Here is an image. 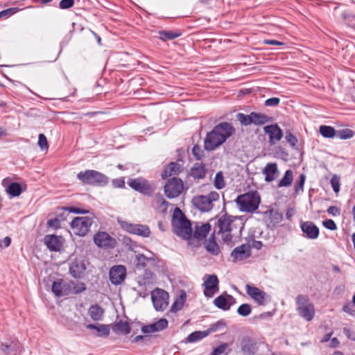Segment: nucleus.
Returning <instances> with one entry per match:
<instances>
[{"label":"nucleus","instance_id":"obj_1","mask_svg":"<svg viewBox=\"0 0 355 355\" xmlns=\"http://www.w3.org/2000/svg\"><path fill=\"white\" fill-rule=\"evenodd\" d=\"M235 132L232 125L227 122H222L216 125L207 133L205 139V148L207 150H214L224 144Z\"/></svg>","mask_w":355,"mask_h":355},{"label":"nucleus","instance_id":"obj_2","mask_svg":"<svg viewBox=\"0 0 355 355\" xmlns=\"http://www.w3.org/2000/svg\"><path fill=\"white\" fill-rule=\"evenodd\" d=\"M175 234L184 239H189L192 235L191 224L180 208H175L171 220Z\"/></svg>","mask_w":355,"mask_h":355},{"label":"nucleus","instance_id":"obj_3","mask_svg":"<svg viewBox=\"0 0 355 355\" xmlns=\"http://www.w3.org/2000/svg\"><path fill=\"white\" fill-rule=\"evenodd\" d=\"M236 219V217L232 216H222L217 220L214 233H217L218 236H220L225 242L231 241L232 238L231 232L233 229V223Z\"/></svg>","mask_w":355,"mask_h":355},{"label":"nucleus","instance_id":"obj_4","mask_svg":"<svg viewBox=\"0 0 355 355\" xmlns=\"http://www.w3.org/2000/svg\"><path fill=\"white\" fill-rule=\"evenodd\" d=\"M236 202L241 211L253 212L258 209L260 199L257 192L239 196Z\"/></svg>","mask_w":355,"mask_h":355},{"label":"nucleus","instance_id":"obj_5","mask_svg":"<svg viewBox=\"0 0 355 355\" xmlns=\"http://www.w3.org/2000/svg\"><path fill=\"white\" fill-rule=\"evenodd\" d=\"M296 310L298 314L306 321H311L315 315V308L309 297L299 295L295 300Z\"/></svg>","mask_w":355,"mask_h":355},{"label":"nucleus","instance_id":"obj_6","mask_svg":"<svg viewBox=\"0 0 355 355\" xmlns=\"http://www.w3.org/2000/svg\"><path fill=\"white\" fill-rule=\"evenodd\" d=\"M77 178L85 184L105 186L108 182V178L104 174L94 170L81 171Z\"/></svg>","mask_w":355,"mask_h":355},{"label":"nucleus","instance_id":"obj_7","mask_svg":"<svg viewBox=\"0 0 355 355\" xmlns=\"http://www.w3.org/2000/svg\"><path fill=\"white\" fill-rule=\"evenodd\" d=\"M219 199V194L211 191L208 195L196 196L193 198L192 203L194 207L202 211H209L213 207V202Z\"/></svg>","mask_w":355,"mask_h":355},{"label":"nucleus","instance_id":"obj_8","mask_svg":"<svg viewBox=\"0 0 355 355\" xmlns=\"http://www.w3.org/2000/svg\"><path fill=\"white\" fill-rule=\"evenodd\" d=\"M93 223V218L89 216H82L75 218L71 223L73 232L80 236H85Z\"/></svg>","mask_w":355,"mask_h":355},{"label":"nucleus","instance_id":"obj_9","mask_svg":"<svg viewBox=\"0 0 355 355\" xmlns=\"http://www.w3.org/2000/svg\"><path fill=\"white\" fill-rule=\"evenodd\" d=\"M128 184L132 189L144 195H150L155 189L153 184L142 178L130 179Z\"/></svg>","mask_w":355,"mask_h":355},{"label":"nucleus","instance_id":"obj_10","mask_svg":"<svg viewBox=\"0 0 355 355\" xmlns=\"http://www.w3.org/2000/svg\"><path fill=\"white\" fill-rule=\"evenodd\" d=\"M151 298L157 311H163L168 304V293L162 289L154 290L151 293Z\"/></svg>","mask_w":355,"mask_h":355},{"label":"nucleus","instance_id":"obj_11","mask_svg":"<svg viewBox=\"0 0 355 355\" xmlns=\"http://www.w3.org/2000/svg\"><path fill=\"white\" fill-rule=\"evenodd\" d=\"M204 294L207 297H211L218 292V279L215 275H205L203 277Z\"/></svg>","mask_w":355,"mask_h":355},{"label":"nucleus","instance_id":"obj_12","mask_svg":"<svg viewBox=\"0 0 355 355\" xmlns=\"http://www.w3.org/2000/svg\"><path fill=\"white\" fill-rule=\"evenodd\" d=\"M121 227L126 232L137 234L143 237H148L150 230L147 225L141 224H132L126 221L120 222Z\"/></svg>","mask_w":355,"mask_h":355},{"label":"nucleus","instance_id":"obj_13","mask_svg":"<svg viewBox=\"0 0 355 355\" xmlns=\"http://www.w3.org/2000/svg\"><path fill=\"white\" fill-rule=\"evenodd\" d=\"M184 184L180 179L173 178L164 187V193L169 198L178 197L182 191Z\"/></svg>","mask_w":355,"mask_h":355},{"label":"nucleus","instance_id":"obj_14","mask_svg":"<svg viewBox=\"0 0 355 355\" xmlns=\"http://www.w3.org/2000/svg\"><path fill=\"white\" fill-rule=\"evenodd\" d=\"M94 243L99 248H114L116 239L105 232H98L94 236Z\"/></svg>","mask_w":355,"mask_h":355},{"label":"nucleus","instance_id":"obj_15","mask_svg":"<svg viewBox=\"0 0 355 355\" xmlns=\"http://www.w3.org/2000/svg\"><path fill=\"white\" fill-rule=\"evenodd\" d=\"M110 280L114 285L121 284L125 279L126 268L122 265L112 266L109 272Z\"/></svg>","mask_w":355,"mask_h":355},{"label":"nucleus","instance_id":"obj_16","mask_svg":"<svg viewBox=\"0 0 355 355\" xmlns=\"http://www.w3.org/2000/svg\"><path fill=\"white\" fill-rule=\"evenodd\" d=\"M266 135L269 137V143L270 145H275L283 137V131L277 124L266 125L263 128Z\"/></svg>","mask_w":355,"mask_h":355},{"label":"nucleus","instance_id":"obj_17","mask_svg":"<svg viewBox=\"0 0 355 355\" xmlns=\"http://www.w3.org/2000/svg\"><path fill=\"white\" fill-rule=\"evenodd\" d=\"M71 284L69 281L58 279L52 284V291L57 297H63L70 294Z\"/></svg>","mask_w":355,"mask_h":355},{"label":"nucleus","instance_id":"obj_18","mask_svg":"<svg viewBox=\"0 0 355 355\" xmlns=\"http://www.w3.org/2000/svg\"><path fill=\"white\" fill-rule=\"evenodd\" d=\"M245 291L248 295L259 305H263L266 301V293L259 288L245 285Z\"/></svg>","mask_w":355,"mask_h":355},{"label":"nucleus","instance_id":"obj_19","mask_svg":"<svg viewBox=\"0 0 355 355\" xmlns=\"http://www.w3.org/2000/svg\"><path fill=\"white\" fill-rule=\"evenodd\" d=\"M64 239L60 236L53 234L46 235L44 238V242L46 247L51 251H60L64 243Z\"/></svg>","mask_w":355,"mask_h":355},{"label":"nucleus","instance_id":"obj_20","mask_svg":"<svg viewBox=\"0 0 355 355\" xmlns=\"http://www.w3.org/2000/svg\"><path fill=\"white\" fill-rule=\"evenodd\" d=\"M300 227L306 237L309 239H316L319 236V228L311 221L301 222Z\"/></svg>","mask_w":355,"mask_h":355},{"label":"nucleus","instance_id":"obj_21","mask_svg":"<svg viewBox=\"0 0 355 355\" xmlns=\"http://www.w3.org/2000/svg\"><path fill=\"white\" fill-rule=\"evenodd\" d=\"M251 255V247L248 244H242L235 248L232 253L231 256L234 261H242Z\"/></svg>","mask_w":355,"mask_h":355},{"label":"nucleus","instance_id":"obj_22","mask_svg":"<svg viewBox=\"0 0 355 355\" xmlns=\"http://www.w3.org/2000/svg\"><path fill=\"white\" fill-rule=\"evenodd\" d=\"M86 268V263L84 260L76 259L70 263L69 272L73 277L80 278L83 275Z\"/></svg>","mask_w":355,"mask_h":355},{"label":"nucleus","instance_id":"obj_23","mask_svg":"<svg viewBox=\"0 0 355 355\" xmlns=\"http://www.w3.org/2000/svg\"><path fill=\"white\" fill-rule=\"evenodd\" d=\"M167 320L162 318L154 323L143 326L141 328V331L144 334L155 333L164 330L167 327Z\"/></svg>","mask_w":355,"mask_h":355},{"label":"nucleus","instance_id":"obj_24","mask_svg":"<svg viewBox=\"0 0 355 355\" xmlns=\"http://www.w3.org/2000/svg\"><path fill=\"white\" fill-rule=\"evenodd\" d=\"M263 174L265 175V180L270 182L275 180L279 175L277 165L275 163H268L263 169Z\"/></svg>","mask_w":355,"mask_h":355},{"label":"nucleus","instance_id":"obj_25","mask_svg":"<svg viewBox=\"0 0 355 355\" xmlns=\"http://www.w3.org/2000/svg\"><path fill=\"white\" fill-rule=\"evenodd\" d=\"M104 311L98 305L95 304L90 306L89 309V315L93 320H101L103 316Z\"/></svg>","mask_w":355,"mask_h":355},{"label":"nucleus","instance_id":"obj_26","mask_svg":"<svg viewBox=\"0 0 355 355\" xmlns=\"http://www.w3.org/2000/svg\"><path fill=\"white\" fill-rule=\"evenodd\" d=\"M180 170V166L175 162H171L167 167L164 170L162 176L164 179L173 175L178 174Z\"/></svg>","mask_w":355,"mask_h":355},{"label":"nucleus","instance_id":"obj_27","mask_svg":"<svg viewBox=\"0 0 355 355\" xmlns=\"http://www.w3.org/2000/svg\"><path fill=\"white\" fill-rule=\"evenodd\" d=\"M250 116L252 119V123L255 125H263L267 122H269L270 118L263 113L251 112Z\"/></svg>","mask_w":355,"mask_h":355},{"label":"nucleus","instance_id":"obj_28","mask_svg":"<svg viewBox=\"0 0 355 355\" xmlns=\"http://www.w3.org/2000/svg\"><path fill=\"white\" fill-rule=\"evenodd\" d=\"M191 176L194 178L202 179L205 175V166L202 163H196L191 169Z\"/></svg>","mask_w":355,"mask_h":355},{"label":"nucleus","instance_id":"obj_29","mask_svg":"<svg viewBox=\"0 0 355 355\" xmlns=\"http://www.w3.org/2000/svg\"><path fill=\"white\" fill-rule=\"evenodd\" d=\"M89 329H95L98 332V336H108L110 334V329L108 326L102 324H89L86 326Z\"/></svg>","mask_w":355,"mask_h":355},{"label":"nucleus","instance_id":"obj_30","mask_svg":"<svg viewBox=\"0 0 355 355\" xmlns=\"http://www.w3.org/2000/svg\"><path fill=\"white\" fill-rule=\"evenodd\" d=\"M211 230V225L209 223L203 224L200 226H196L193 233V236L197 239H202L206 236Z\"/></svg>","mask_w":355,"mask_h":355},{"label":"nucleus","instance_id":"obj_31","mask_svg":"<svg viewBox=\"0 0 355 355\" xmlns=\"http://www.w3.org/2000/svg\"><path fill=\"white\" fill-rule=\"evenodd\" d=\"M293 180V173L291 170H287L283 178L279 181L278 187H288L291 185Z\"/></svg>","mask_w":355,"mask_h":355},{"label":"nucleus","instance_id":"obj_32","mask_svg":"<svg viewBox=\"0 0 355 355\" xmlns=\"http://www.w3.org/2000/svg\"><path fill=\"white\" fill-rule=\"evenodd\" d=\"M205 246L206 250L213 255H217L219 253V247L215 241L214 235H211L209 239L205 243Z\"/></svg>","mask_w":355,"mask_h":355},{"label":"nucleus","instance_id":"obj_33","mask_svg":"<svg viewBox=\"0 0 355 355\" xmlns=\"http://www.w3.org/2000/svg\"><path fill=\"white\" fill-rule=\"evenodd\" d=\"M186 293L184 291H182L180 296L175 300V301L173 302L171 311L172 312H177L178 311L180 310L186 300Z\"/></svg>","mask_w":355,"mask_h":355},{"label":"nucleus","instance_id":"obj_34","mask_svg":"<svg viewBox=\"0 0 355 355\" xmlns=\"http://www.w3.org/2000/svg\"><path fill=\"white\" fill-rule=\"evenodd\" d=\"M214 304L218 308L225 311L229 310L231 306L230 303L228 302L227 298L224 297L223 295H220L217 297L214 300Z\"/></svg>","mask_w":355,"mask_h":355},{"label":"nucleus","instance_id":"obj_35","mask_svg":"<svg viewBox=\"0 0 355 355\" xmlns=\"http://www.w3.org/2000/svg\"><path fill=\"white\" fill-rule=\"evenodd\" d=\"M6 192L13 196H19L21 193V187L19 183L12 182L6 189Z\"/></svg>","mask_w":355,"mask_h":355},{"label":"nucleus","instance_id":"obj_36","mask_svg":"<svg viewBox=\"0 0 355 355\" xmlns=\"http://www.w3.org/2000/svg\"><path fill=\"white\" fill-rule=\"evenodd\" d=\"M71 284L70 286V293L78 294L86 290L85 284L83 282L69 281Z\"/></svg>","mask_w":355,"mask_h":355},{"label":"nucleus","instance_id":"obj_37","mask_svg":"<svg viewBox=\"0 0 355 355\" xmlns=\"http://www.w3.org/2000/svg\"><path fill=\"white\" fill-rule=\"evenodd\" d=\"M320 133L326 138H333L336 135V130L331 126L321 125L319 129Z\"/></svg>","mask_w":355,"mask_h":355},{"label":"nucleus","instance_id":"obj_38","mask_svg":"<svg viewBox=\"0 0 355 355\" xmlns=\"http://www.w3.org/2000/svg\"><path fill=\"white\" fill-rule=\"evenodd\" d=\"M159 37L163 41L173 40L180 35V33H175L170 31H159Z\"/></svg>","mask_w":355,"mask_h":355},{"label":"nucleus","instance_id":"obj_39","mask_svg":"<svg viewBox=\"0 0 355 355\" xmlns=\"http://www.w3.org/2000/svg\"><path fill=\"white\" fill-rule=\"evenodd\" d=\"M270 222L275 225L282 222L283 219L282 214L278 210H270L269 212Z\"/></svg>","mask_w":355,"mask_h":355},{"label":"nucleus","instance_id":"obj_40","mask_svg":"<svg viewBox=\"0 0 355 355\" xmlns=\"http://www.w3.org/2000/svg\"><path fill=\"white\" fill-rule=\"evenodd\" d=\"M208 335L205 331H194L189 335L187 340L189 343L196 342L200 340Z\"/></svg>","mask_w":355,"mask_h":355},{"label":"nucleus","instance_id":"obj_41","mask_svg":"<svg viewBox=\"0 0 355 355\" xmlns=\"http://www.w3.org/2000/svg\"><path fill=\"white\" fill-rule=\"evenodd\" d=\"M155 202L157 209L162 212H165L167 209L168 202L160 195L156 196Z\"/></svg>","mask_w":355,"mask_h":355},{"label":"nucleus","instance_id":"obj_42","mask_svg":"<svg viewBox=\"0 0 355 355\" xmlns=\"http://www.w3.org/2000/svg\"><path fill=\"white\" fill-rule=\"evenodd\" d=\"M114 329L116 331H118V332H120V333H122L124 334H128L130 332V328L129 327L128 323L126 322H122V321L119 322L115 325Z\"/></svg>","mask_w":355,"mask_h":355},{"label":"nucleus","instance_id":"obj_43","mask_svg":"<svg viewBox=\"0 0 355 355\" xmlns=\"http://www.w3.org/2000/svg\"><path fill=\"white\" fill-rule=\"evenodd\" d=\"M241 352L243 355H252L254 354L253 345L249 341H243Z\"/></svg>","mask_w":355,"mask_h":355},{"label":"nucleus","instance_id":"obj_44","mask_svg":"<svg viewBox=\"0 0 355 355\" xmlns=\"http://www.w3.org/2000/svg\"><path fill=\"white\" fill-rule=\"evenodd\" d=\"M214 183L215 187L218 189H221L225 187V183L224 177L221 171H219L216 174Z\"/></svg>","mask_w":355,"mask_h":355},{"label":"nucleus","instance_id":"obj_45","mask_svg":"<svg viewBox=\"0 0 355 355\" xmlns=\"http://www.w3.org/2000/svg\"><path fill=\"white\" fill-rule=\"evenodd\" d=\"M237 120L244 125H248L252 123V119L250 114H245L243 113H239L236 114Z\"/></svg>","mask_w":355,"mask_h":355},{"label":"nucleus","instance_id":"obj_46","mask_svg":"<svg viewBox=\"0 0 355 355\" xmlns=\"http://www.w3.org/2000/svg\"><path fill=\"white\" fill-rule=\"evenodd\" d=\"M305 180L306 176L304 174H301L299 177V180L296 182L294 186L295 191L297 194H299L300 192L303 191Z\"/></svg>","mask_w":355,"mask_h":355},{"label":"nucleus","instance_id":"obj_47","mask_svg":"<svg viewBox=\"0 0 355 355\" xmlns=\"http://www.w3.org/2000/svg\"><path fill=\"white\" fill-rule=\"evenodd\" d=\"M237 312L240 315L248 316L251 313V306L248 304H243L238 308Z\"/></svg>","mask_w":355,"mask_h":355},{"label":"nucleus","instance_id":"obj_48","mask_svg":"<svg viewBox=\"0 0 355 355\" xmlns=\"http://www.w3.org/2000/svg\"><path fill=\"white\" fill-rule=\"evenodd\" d=\"M21 10L20 8L17 7L10 8L6 10H3L0 12V18L1 17H8L12 15H15L17 12Z\"/></svg>","mask_w":355,"mask_h":355},{"label":"nucleus","instance_id":"obj_49","mask_svg":"<svg viewBox=\"0 0 355 355\" xmlns=\"http://www.w3.org/2000/svg\"><path fill=\"white\" fill-rule=\"evenodd\" d=\"M37 144L42 150L48 149L49 144L46 137L44 134L39 135Z\"/></svg>","mask_w":355,"mask_h":355},{"label":"nucleus","instance_id":"obj_50","mask_svg":"<svg viewBox=\"0 0 355 355\" xmlns=\"http://www.w3.org/2000/svg\"><path fill=\"white\" fill-rule=\"evenodd\" d=\"M285 139L286 141L292 146L295 147L297 143V139L295 136H294L291 132H286V137Z\"/></svg>","mask_w":355,"mask_h":355},{"label":"nucleus","instance_id":"obj_51","mask_svg":"<svg viewBox=\"0 0 355 355\" xmlns=\"http://www.w3.org/2000/svg\"><path fill=\"white\" fill-rule=\"evenodd\" d=\"M352 131L349 129L343 130L338 132V137L342 139H349L352 137Z\"/></svg>","mask_w":355,"mask_h":355},{"label":"nucleus","instance_id":"obj_52","mask_svg":"<svg viewBox=\"0 0 355 355\" xmlns=\"http://www.w3.org/2000/svg\"><path fill=\"white\" fill-rule=\"evenodd\" d=\"M331 184L333 190L338 193L339 191L340 179L338 176L334 175L331 179Z\"/></svg>","mask_w":355,"mask_h":355},{"label":"nucleus","instance_id":"obj_53","mask_svg":"<svg viewBox=\"0 0 355 355\" xmlns=\"http://www.w3.org/2000/svg\"><path fill=\"white\" fill-rule=\"evenodd\" d=\"M227 346L228 345L227 343H223L218 346L214 349L211 355H220L223 354L227 348Z\"/></svg>","mask_w":355,"mask_h":355},{"label":"nucleus","instance_id":"obj_54","mask_svg":"<svg viewBox=\"0 0 355 355\" xmlns=\"http://www.w3.org/2000/svg\"><path fill=\"white\" fill-rule=\"evenodd\" d=\"M323 225L330 230H336L337 227L335 222L331 219H327L322 222Z\"/></svg>","mask_w":355,"mask_h":355},{"label":"nucleus","instance_id":"obj_55","mask_svg":"<svg viewBox=\"0 0 355 355\" xmlns=\"http://www.w3.org/2000/svg\"><path fill=\"white\" fill-rule=\"evenodd\" d=\"M74 0H62L60 2V8L61 9H67L73 6Z\"/></svg>","mask_w":355,"mask_h":355},{"label":"nucleus","instance_id":"obj_56","mask_svg":"<svg viewBox=\"0 0 355 355\" xmlns=\"http://www.w3.org/2000/svg\"><path fill=\"white\" fill-rule=\"evenodd\" d=\"M279 101L280 100L279 98H270L265 101V105L270 107L277 106L279 103Z\"/></svg>","mask_w":355,"mask_h":355},{"label":"nucleus","instance_id":"obj_57","mask_svg":"<svg viewBox=\"0 0 355 355\" xmlns=\"http://www.w3.org/2000/svg\"><path fill=\"white\" fill-rule=\"evenodd\" d=\"M153 275L150 272H146L144 275V284H152L153 282Z\"/></svg>","mask_w":355,"mask_h":355},{"label":"nucleus","instance_id":"obj_58","mask_svg":"<svg viewBox=\"0 0 355 355\" xmlns=\"http://www.w3.org/2000/svg\"><path fill=\"white\" fill-rule=\"evenodd\" d=\"M192 153L197 159H200L202 153L200 147L194 146L192 149Z\"/></svg>","mask_w":355,"mask_h":355},{"label":"nucleus","instance_id":"obj_59","mask_svg":"<svg viewBox=\"0 0 355 355\" xmlns=\"http://www.w3.org/2000/svg\"><path fill=\"white\" fill-rule=\"evenodd\" d=\"M343 310L345 313H347L349 315H354V313H355V310L354 309L353 305H352L350 304L345 305L343 308Z\"/></svg>","mask_w":355,"mask_h":355},{"label":"nucleus","instance_id":"obj_60","mask_svg":"<svg viewBox=\"0 0 355 355\" xmlns=\"http://www.w3.org/2000/svg\"><path fill=\"white\" fill-rule=\"evenodd\" d=\"M67 209L69 212H72V213H75V214H87V213H89L88 210L82 209H80V208L72 207H68V208H67Z\"/></svg>","mask_w":355,"mask_h":355},{"label":"nucleus","instance_id":"obj_61","mask_svg":"<svg viewBox=\"0 0 355 355\" xmlns=\"http://www.w3.org/2000/svg\"><path fill=\"white\" fill-rule=\"evenodd\" d=\"M327 213L333 216H338L340 214V209L335 206H331L327 209Z\"/></svg>","mask_w":355,"mask_h":355},{"label":"nucleus","instance_id":"obj_62","mask_svg":"<svg viewBox=\"0 0 355 355\" xmlns=\"http://www.w3.org/2000/svg\"><path fill=\"white\" fill-rule=\"evenodd\" d=\"M48 225L51 227L58 228L60 227V221L57 218L51 219L48 221Z\"/></svg>","mask_w":355,"mask_h":355},{"label":"nucleus","instance_id":"obj_63","mask_svg":"<svg viewBox=\"0 0 355 355\" xmlns=\"http://www.w3.org/2000/svg\"><path fill=\"white\" fill-rule=\"evenodd\" d=\"M112 184L116 188H123L125 187V182L122 179H114L112 181Z\"/></svg>","mask_w":355,"mask_h":355},{"label":"nucleus","instance_id":"obj_64","mask_svg":"<svg viewBox=\"0 0 355 355\" xmlns=\"http://www.w3.org/2000/svg\"><path fill=\"white\" fill-rule=\"evenodd\" d=\"M11 239L8 236H6L2 241L0 242L1 247H8L10 245Z\"/></svg>","mask_w":355,"mask_h":355}]
</instances>
